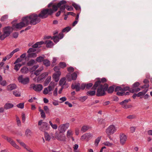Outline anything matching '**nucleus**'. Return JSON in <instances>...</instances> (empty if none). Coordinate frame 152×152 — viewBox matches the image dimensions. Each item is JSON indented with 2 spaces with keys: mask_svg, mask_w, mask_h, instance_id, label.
<instances>
[{
  "mask_svg": "<svg viewBox=\"0 0 152 152\" xmlns=\"http://www.w3.org/2000/svg\"><path fill=\"white\" fill-rule=\"evenodd\" d=\"M66 1L65 0L61 1L57 5L53 4V3H50L48 5V9H43L41 10L38 15L39 18L44 19L47 18L49 15H52L54 12L57 11L58 8L61 6V10L62 11L66 8L65 4Z\"/></svg>",
  "mask_w": 152,
  "mask_h": 152,
  "instance_id": "obj_1",
  "label": "nucleus"
},
{
  "mask_svg": "<svg viewBox=\"0 0 152 152\" xmlns=\"http://www.w3.org/2000/svg\"><path fill=\"white\" fill-rule=\"evenodd\" d=\"M108 87V85L107 84L105 83L102 85L100 84V81H97L95 83L92 88L95 90L97 87H98L96 92V96H100L105 94V91L107 90Z\"/></svg>",
  "mask_w": 152,
  "mask_h": 152,
  "instance_id": "obj_2",
  "label": "nucleus"
},
{
  "mask_svg": "<svg viewBox=\"0 0 152 152\" xmlns=\"http://www.w3.org/2000/svg\"><path fill=\"white\" fill-rule=\"evenodd\" d=\"M40 20L38 15L35 14H31L24 17V19L23 20L28 25L29 24L35 25L39 22Z\"/></svg>",
  "mask_w": 152,
  "mask_h": 152,
  "instance_id": "obj_3",
  "label": "nucleus"
},
{
  "mask_svg": "<svg viewBox=\"0 0 152 152\" xmlns=\"http://www.w3.org/2000/svg\"><path fill=\"white\" fill-rule=\"evenodd\" d=\"M38 125L39 129L44 132L48 130L50 128V126L46 122H43L42 120L38 121Z\"/></svg>",
  "mask_w": 152,
  "mask_h": 152,
  "instance_id": "obj_4",
  "label": "nucleus"
},
{
  "mask_svg": "<svg viewBox=\"0 0 152 152\" xmlns=\"http://www.w3.org/2000/svg\"><path fill=\"white\" fill-rule=\"evenodd\" d=\"M11 28L10 26L4 28L3 30L4 33L2 34L0 31V39L3 40L6 37L8 36L11 32Z\"/></svg>",
  "mask_w": 152,
  "mask_h": 152,
  "instance_id": "obj_5",
  "label": "nucleus"
},
{
  "mask_svg": "<svg viewBox=\"0 0 152 152\" xmlns=\"http://www.w3.org/2000/svg\"><path fill=\"white\" fill-rule=\"evenodd\" d=\"M56 84L54 82H51L48 87L45 88L43 91V93L45 95L47 94L52 91L55 86Z\"/></svg>",
  "mask_w": 152,
  "mask_h": 152,
  "instance_id": "obj_6",
  "label": "nucleus"
},
{
  "mask_svg": "<svg viewBox=\"0 0 152 152\" xmlns=\"http://www.w3.org/2000/svg\"><path fill=\"white\" fill-rule=\"evenodd\" d=\"M117 129L113 125L109 126L106 129L105 132L108 136L113 134L116 131Z\"/></svg>",
  "mask_w": 152,
  "mask_h": 152,
  "instance_id": "obj_7",
  "label": "nucleus"
},
{
  "mask_svg": "<svg viewBox=\"0 0 152 152\" xmlns=\"http://www.w3.org/2000/svg\"><path fill=\"white\" fill-rule=\"evenodd\" d=\"M140 85L139 83L136 82L133 84L132 86V88L130 89V92L132 93L137 92L140 91L141 89L140 88H137Z\"/></svg>",
  "mask_w": 152,
  "mask_h": 152,
  "instance_id": "obj_8",
  "label": "nucleus"
},
{
  "mask_svg": "<svg viewBox=\"0 0 152 152\" xmlns=\"http://www.w3.org/2000/svg\"><path fill=\"white\" fill-rule=\"evenodd\" d=\"M69 126V123H66L60 125L58 127V130L60 133H63L68 128Z\"/></svg>",
  "mask_w": 152,
  "mask_h": 152,
  "instance_id": "obj_9",
  "label": "nucleus"
},
{
  "mask_svg": "<svg viewBox=\"0 0 152 152\" xmlns=\"http://www.w3.org/2000/svg\"><path fill=\"white\" fill-rule=\"evenodd\" d=\"M61 133L56 132L55 134V138L57 140L60 141H65L66 140V137L63 134H61Z\"/></svg>",
  "mask_w": 152,
  "mask_h": 152,
  "instance_id": "obj_10",
  "label": "nucleus"
},
{
  "mask_svg": "<svg viewBox=\"0 0 152 152\" xmlns=\"http://www.w3.org/2000/svg\"><path fill=\"white\" fill-rule=\"evenodd\" d=\"M24 19V17H23L22 19V21L17 23L15 25H13V28L15 27L16 28L21 29L23 27L27 26L28 25L27 24H26V23L23 21Z\"/></svg>",
  "mask_w": 152,
  "mask_h": 152,
  "instance_id": "obj_11",
  "label": "nucleus"
},
{
  "mask_svg": "<svg viewBox=\"0 0 152 152\" xmlns=\"http://www.w3.org/2000/svg\"><path fill=\"white\" fill-rule=\"evenodd\" d=\"M19 82L23 84H26L28 83L29 79L28 77H23V76L21 75L18 78Z\"/></svg>",
  "mask_w": 152,
  "mask_h": 152,
  "instance_id": "obj_12",
  "label": "nucleus"
},
{
  "mask_svg": "<svg viewBox=\"0 0 152 152\" xmlns=\"http://www.w3.org/2000/svg\"><path fill=\"white\" fill-rule=\"evenodd\" d=\"M31 86L33 89L36 91H40L43 88L42 86L40 84L35 85L33 84L31 85Z\"/></svg>",
  "mask_w": 152,
  "mask_h": 152,
  "instance_id": "obj_13",
  "label": "nucleus"
},
{
  "mask_svg": "<svg viewBox=\"0 0 152 152\" xmlns=\"http://www.w3.org/2000/svg\"><path fill=\"white\" fill-rule=\"evenodd\" d=\"M92 137V135L90 133H86L83 135L80 138L82 140L88 141Z\"/></svg>",
  "mask_w": 152,
  "mask_h": 152,
  "instance_id": "obj_14",
  "label": "nucleus"
},
{
  "mask_svg": "<svg viewBox=\"0 0 152 152\" xmlns=\"http://www.w3.org/2000/svg\"><path fill=\"white\" fill-rule=\"evenodd\" d=\"M127 140V137L124 134L121 133L120 134V142L122 145L125 144Z\"/></svg>",
  "mask_w": 152,
  "mask_h": 152,
  "instance_id": "obj_15",
  "label": "nucleus"
},
{
  "mask_svg": "<svg viewBox=\"0 0 152 152\" xmlns=\"http://www.w3.org/2000/svg\"><path fill=\"white\" fill-rule=\"evenodd\" d=\"M66 78L69 81H71L72 80H75L76 79V73L74 72L72 74L69 73L66 76Z\"/></svg>",
  "mask_w": 152,
  "mask_h": 152,
  "instance_id": "obj_16",
  "label": "nucleus"
},
{
  "mask_svg": "<svg viewBox=\"0 0 152 152\" xmlns=\"http://www.w3.org/2000/svg\"><path fill=\"white\" fill-rule=\"evenodd\" d=\"M8 142H9L12 146L18 150H20L21 149L20 147L16 144L15 141H14L11 138Z\"/></svg>",
  "mask_w": 152,
  "mask_h": 152,
  "instance_id": "obj_17",
  "label": "nucleus"
},
{
  "mask_svg": "<svg viewBox=\"0 0 152 152\" xmlns=\"http://www.w3.org/2000/svg\"><path fill=\"white\" fill-rule=\"evenodd\" d=\"M8 142H9L12 146L18 150H20L21 149L20 147L16 144L15 141H14L11 138Z\"/></svg>",
  "mask_w": 152,
  "mask_h": 152,
  "instance_id": "obj_18",
  "label": "nucleus"
},
{
  "mask_svg": "<svg viewBox=\"0 0 152 152\" xmlns=\"http://www.w3.org/2000/svg\"><path fill=\"white\" fill-rule=\"evenodd\" d=\"M64 37V34L62 33L59 34L58 36H55L53 37V40L55 43L58 42L60 39H62Z\"/></svg>",
  "mask_w": 152,
  "mask_h": 152,
  "instance_id": "obj_19",
  "label": "nucleus"
},
{
  "mask_svg": "<svg viewBox=\"0 0 152 152\" xmlns=\"http://www.w3.org/2000/svg\"><path fill=\"white\" fill-rule=\"evenodd\" d=\"M61 74V72H55L53 75V77L55 81L57 82L59 79V77Z\"/></svg>",
  "mask_w": 152,
  "mask_h": 152,
  "instance_id": "obj_20",
  "label": "nucleus"
},
{
  "mask_svg": "<svg viewBox=\"0 0 152 152\" xmlns=\"http://www.w3.org/2000/svg\"><path fill=\"white\" fill-rule=\"evenodd\" d=\"M48 72H45L39 76L37 79V82H39L40 80L45 78L48 75Z\"/></svg>",
  "mask_w": 152,
  "mask_h": 152,
  "instance_id": "obj_21",
  "label": "nucleus"
},
{
  "mask_svg": "<svg viewBox=\"0 0 152 152\" xmlns=\"http://www.w3.org/2000/svg\"><path fill=\"white\" fill-rule=\"evenodd\" d=\"M44 43L46 45V47L48 48H51L54 45L53 42L49 40L45 41V42H44Z\"/></svg>",
  "mask_w": 152,
  "mask_h": 152,
  "instance_id": "obj_22",
  "label": "nucleus"
},
{
  "mask_svg": "<svg viewBox=\"0 0 152 152\" xmlns=\"http://www.w3.org/2000/svg\"><path fill=\"white\" fill-rule=\"evenodd\" d=\"M17 87L16 85L15 84H11L7 86V89L8 91H11L15 89Z\"/></svg>",
  "mask_w": 152,
  "mask_h": 152,
  "instance_id": "obj_23",
  "label": "nucleus"
},
{
  "mask_svg": "<svg viewBox=\"0 0 152 152\" xmlns=\"http://www.w3.org/2000/svg\"><path fill=\"white\" fill-rule=\"evenodd\" d=\"M44 44V42L43 41H40L36 43L32 46V47L35 48H40V45Z\"/></svg>",
  "mask_w": 152,
  "mask_h": 152,
  "instance_id": "obj_24",
  "label": "nucleus"
},
{
  "mask_svg": "<svg viewBox=\"0 0 152 152\" xmlns=\"http://www.w3.org/2000/svg\"><path fill=\"white\" fill-rule=\"evenodd\" d=\"M86 86V85L83 84L81 85L80 88V84L79 83L77 84V91H78L80 89L83 90Z\"/></svg>",
  "mask_w": 152,
  "mask_h": 152,
  "instance_id": "obj_25",
  "label": "nucleus"
},
{
  "mask_svg": "<svg viewBox=\"0 0 152 152\" xmlns=\"http://www.w3.org/2000/svg\"><path fill=\"white\" fill-rule=\"evenodd\" d=\"M25 134L27 137H30L32 135V132L29 129H27L25 131Z\"/></svg>",
  "mask_w": 152,
  "mask_h": 152,
  "instance_id": "obj_26",
  "label": "nucleus"
},
{
  "mask_svg": "<svg viewBox=\"0 0 152 152\" xmlns=\"http://www.w3.org/2000/svg\"><path fill=\"white\" fill-rule=\"evenodd\" d=\"M14 106L13 104L10 103H7L4 105V108L6 110L11 108Z\"/></svg>",
  "mask_w": 152,
  "mask_h": 152,
  "instance_id": "obj_27",
  "label": "nucleus"
},
{
  "mask_svg": "<svg viewBox=\"0 0 152 152\" xmlns=\"http://www.w3.org/2000/svg\"><path fill=\"white\" fill-rule=\"evenodd\" d=\"M43 69V66L40 67L39 69L36 70L34 73V74L36 76L39 75L40 73L41 72Z\"/></svg>",
  "mask_w": 152,
  "mask_h": 152,
  "instance_id": "obj_28",
  "label": "nucleus"
},
{
  "mask_svg": "<svg viewBox=\"0 0 152 152\" xmlns=\"http://www.w3.org/2000/svg\"><path fill=\"white\" fill-rule=\"evenodd\" d=\"M148 91L147 89H144L142 91L140 92L137 93L138 97L144 96Z\"/></svg>",
  "mask_w": 152,
  "mask_h": 152,
  "instance_id": "obj_29",
  "label": "nucleus"
},
{
  "mask_svg": "<svg viewBox=\"0 0 152 152\" xmlns=\"http://www.w3.org/2000/svg\"><path fill=\"white\" fill-rule=\"evenodd\" d=\"M20 71L22 73L26 74L28 72V69L27 67L24 66L21 69Z\"/></svg>",
  "mask_w": 152,
  "mask_h": 152,
  "instance_id": "obj_30",
  "label": "nucleus"
},
{
  "mask_svg": "<svg viewBox=\"0 0 152 152\" xmlns=\"http://www.w3.org/2000/svg\"><path fill=\"white\" fill-rule=\"evenodd\" d=\"M66 79L65 77H63L61 78L59 82V84L60 86H64L66 83Z\"/></svg>",
  "mask_w": 152,
  "mask_h": 152,
  "instance_id": "obj_31",
  "label": "nucleus"
},
{
  "mask_svg": "<svg viewBox=\"0 0 152 152\" xmlns=\"http://www.w3.org/2000/svg\"><path fill=\"white\" fill-rule=\"evenodd\" d=\"M90 127L89 126H83L82 127L81 130V131L83 132H86L88 129H90Z\"/></svg>",
  "mask_w": 152,
  "mask_h": 152,
  "instance_id": "obj_32",
  "label": "nucleus"
},
{
  "mask_svg": "<svg viewBox=\"0 0 152 152\" xmlns=\"http://www.w3.org/2000/svg\"><path fill=\"white\" fill-rule=\"evenodd\" d=\"M44 64L46 66H49L50 65V61L48 59H44L43 61Z\"/></svg>",
  "mask_w": 152,
  "mask_h": 152,
  "instance_id": "obj_33",
  "label": "nucleus"
},
{
  "mask_svg": "<svg viewBox=\"0 0 152 152\" xmlns=\"http://www.w3.org/2000/svg\"><path fill=\"white\" fill-rule=\"evenodd\" d=\"M96 94L95 90L90 91H88L86 93V94L89 96H92Z\"/></svg>",
  "mask_w": 152,
  "mask_h": 152,
  "instance_id": "obj_34",
  "label": "nucleus"
},
{
  "mask_svg": "<svg viewBox=\"0 0 152 152\" xmlns=\"http://www.w3.org/2000/svg\"><path fill=\"white\" fill-rule=\"evenodd\" d=\"M35 61L34 59H31L27 63V65L28 66H31L33 65V64H36Z\"/></svg>",
  "mask_w": 152,
  "mask_h": 152,
  "instance_id": "obj_35",
  "label": "nucleus"
},
{
  "mask_svg": "<svg viewBox=\"0 0 152 152\" xmlns=\"http://www.w3.org/2000/svg\"><path fill=\"white\" fill-rule=\"evenodd\" d=\"M51 77L50 76L48 77L46 79L44 82V85L46 86L49 84L51 80Z\"/></svg>",
  "mask_w": 152,
  "mask_h": 152,
  "instance_id": "obj_36",
  "label": "nucleus"
},
{
  "mask_svg": "<svg viewBox=\"0 0 152 152\" xmlns=\"http://www.w3.org/2000/svg\"><path fill=\"white\" fill-rule=\"evenodd\" d=\"M114 87L112 86L108 88L107 90L108 93H112L114 91Z\"/></svg>",
  "mask_w": 152,
  "mask_h": 152,
  "instance_id": "obj_37",
  "label": "nucleus"
},
{
  "mask_svg": "<svg viewBox=\"0 0 152 152\" xmlns=\"http://www.w3.org/2000/svg\"><path fill=\"white\" fill-rule=\"evenodd\" d=\"M45 137L46 141H49L51 139L50 135L48 133L46 132H45Z\"/></svg>",
  "mask_w": 152,
  "mask_h": 152,
  "instance_id": "obj_38",
  "label": "nucleus"
},
{
  "mask_svg": "<svg viewBox=\"0 0 152 152\" xmlns=\"http://www.w3.org/2000/svg\"><path fill=\"white\" fill-rule=\"evenodd\" d=\"M28 53V56L29 58H34L37 56L36 53Z\"/></svg>",
  "mask_w": 152,
  "mask_h": 152,
  "instance_id": "obj_39",
  "label": "nucleus"
},
{
  "mask_svg": "<svg viewBox=\"0 0 152 152\" xmlns=\"http://www.w3.org/2000/svg\"><path fill=\"white\" fill-rule=\"evenodd\" d=\"M102 137L101 136L99 137L96 138L95 140L94 143L96 146H97L98 144L101 140Z\"/></svg>",
  "mask_w": 152,
  "mask_h": 152,
  "instance_id": "obj_40",
  "label": "nucleus"
},
{
  "mask_svg": "<svg viewBox=\"0 0 152 152\" xmlns=\"http://www.w3.org/2000/svg\"><path fill=\"white\" fill-rule=\"evenodd\" d=\"M103 144L105 145L110 147H112L113 145V143H110L108 141L104 142Z\"/></svg>",
  "mask_w": 152,
  "mask_h": 152,
  "instance_id": "obj_41",
  "label": "nucleus"
},
{
  "mask_svg": "<svg viewBox=\"0 0 152 152\" xmlns=\"http://www.w3.org/2000/svg\"><path fill=\"white\" fill-rule=\"evenodd\" d=\"M0 84L3 86H5L7 85V81L5 80H2V77L1 80H0Z\"/></svg>",
  "mask_w": 152,
  "mask_h": 152,
  "instance_id": "obj_42",
  "label": "nucleus"
},
{
  "mask_svg": "<svg viewBox=\"0 0 152 152\" xmlns=\"http://www.w3.org/2000/svg\"><path fill=\"white\" fill-rule=\"evenodd\" d=\"M22 65L20 64H16L14 67V69L16 70V71H17L19 70V69L22 66Z\"/></svg>",
  "mask_w": 152,
  "mask_h": 152,
  "instance_id": "obj_43",
  "label": "nucleus"
},
{
  "mask_svg": "<svg viewBox=\"0 0 152 152\" xmlns=\"http://www.w3.org/2000/svg\"><path fill=\"white\" fill-rule=\"evenodd\" d=\"M44 60V58L40 56L38 57H37L36 59V61L38 62H40L42 61H43Z\"/></svg>",
  "mask_w": 152,
  "mask_h": 152,
  "instance_id": "obj_44",
  "label": "nucleus"
},
{
  "mask_svg": "<svg viewBox=\"0 0 152 152\" xmlns=\"http://www.w3.org/2000/svg\"><path fill=\"white\" fill-rule=\"evenodd\" d=\"M72 135V131L71 130H68L67 132L66 136L68 138L71 137Z\"/></svg>",
  "mask_w": 152,
  "mask_h": 152,
  "instance_id": "obj_45",
  "label": "nucleus"
},
{
  "mask_svg": "<svg viewBox=\"0 0 152 152\" xmlns=\"http://www.w3.org/2000/svg\"><path fill=\"white\" fill-rule=\"evenodd\" d=\"M71 29V28L69 26H67L64 28L62 30V32H67Z\"/></svg>",
  "mask_w": 152,
  "mask_h": 152,
  "instance_id": "obj_46",
  "label": "nucleus"
},
{
  "mask_svg": "<svg viewBox=\"0 0 152 152\" xmlns=\"http://www.w3.org/2000/svg\"><path fill=\"white\" fill-rule=\"evenodd\" d=\"M59 66L61 68H64L66 67V65L65 62H61L59 64Z\"/></svg>",
  "mask_w": 152,
  "mask_h": 152,
  "instance_id": "obj_47",
  "label": "nucleus"
},
{
  "mask_svg": "<svg viewBox=\"0 0 152 152\" xmlns=\"http://www.w3.org/2000/svg\"><path fill=\"white\" fill-rule=\"evenodd\" d=\"M16 121L17 122V124L19 126H20L21 125V122L19 118L17 116H16Z\"/></svg>",
  "mask_w": 152,
  "mask_h": 152,
  "instance_id": "obj_48",
  "label": "nucleus"
},
{
  "mask_svg": "<svg viewBox=\"0 0 152 152\" xmlns=\"http://www.w3.org/2000/svg\"><path fill=\"white\" fill-rule=\"evenodd\" d=\"M122 105V107L124 108L127 109L131 107V105H127L126 104H120Z\"/></svg>",
  "mask_w": 152,
  "mask_h": 152,
  "instance_id": "obj_49",
  "label": "nucleus"
},
{
  "mask_svg": "<svg viewBox=\"0 0 152 152\" xmlns=\"http://www.w3.org/2000/svg\"><path fill=\"white\" fill-rule=\"evenodd\" d=\"M20 50V49L19 48H16L10 54V56L12 57V55L14 54L15 53H16Z\"/></svg>",
  "mask_w": 152,
  "mask_h": 152,
  "instance_id": "obj_50",
  "label": "nucleus"
},
{
  "mask_svg": "<svg viewBox=\"0 0 152 152\" xmlns=\"http://www.w3.org/2000/svg\"><path fill=\"white\" fill-rule=\"evenodd\" d=\"M13 94L16 96H20V93L17 91H15L13 92Z\"/></svg>",
  "mask_w": 152,
  "mask_h": 152,
  "instance_id": "obj_51",
  "label": "nucleus"
},
{
  "mask_svg": "<svg viewBox=\"0 0 152 152\" xmlns=\"http://www.w3.org/2000/svg\"><path fill=\"white\" fill-rule=\"evenodd\" d=\"M17 107L19 108L23 109L24 107V103H20L17 105Z\"/></svg>",
  "mask_w": 152,
  "mask_h": 152,
  "instance_id": "obj_52",
  "label": "nucleus"
},
{
  "mask_svg": "<svg viewBox=\"0 0 152 152\" xmlns=\"http://www.w3.org/2000/svg\"><path fill=\"white\" fill-rule=\"evenodd\" d=\"M36 51V50L35 48H30L28 49V50L27 51V52L28 53H31L34 52Z\"/></svg>",
  "mask_w": 152,
  "mask_h": 152,
  "instance_id": "obj_53",
  "label": "nucleus"
},
{
  "mask_svg": "<svg viewBox=\"0 0 152 152\" xmlns=\"http://www.w3.org/2000/svg\"><path fill=\"white\" fill-rule=\"evenodd\" d=\"M44 110L45 111L46 113L49 114L50 110L47 106H45L44 107Z\"/></svg>",
  "mask_w": 152,
  "mask_h": 152,
  "instance_id": "obj_54",
  "label": "nucleus"
},
{
  "mask_svg": "<svg viewBox=\"0 0 152 152\" xmlns=\"http://www.w3.org/2000/svg\"><path fill=\"white\" fill-rule=\"evenodd\" d=\"M87 98V96H85L80 97L79 98V100L82 102H83L85 101Z\"/></svg>",
  "mask_w": 152,
  "mask_h": 152,
  "instance_id": "obj_55",
  "label": "nucleus"
},
{
  "mask_svg": "<svg viewBox=\"0 0 152 152\" xmlns=\"http://www.w3.org/2000/svg\"><path fill=\"white\" fill-rule=\"evenodd\" d=\"M149 84H145L143 86H141V88H144V89H147L148 90V88L149 87Z\"/></svg>",
  "mask_w": 152,
  "mask_h": 152,
  "instance_id": "obj_56",
  "label": "nucleus"
},
{
  "mask_svg": "<svg viewBox=\"0 0 152 152\" xmlns=\"http://www.w3.org/2000/svg\"><path fill=\"white\" fill-rule=\"evenodd\" d=\"M39 67V66L38 65H34L33 67H32L30 69V71H34L36 70Z\"/></svg>",
  "mask_w": 152,
  "mask_h": 152,
  "instance_id": "obj_57",
  "label": "nucleus"
},
{
  "mask_svg": "<svg viewBox=\"0 0 152 152\" xmlns=\"http://www.w3.org/2000/svg\"><path fill=\"white\" fill-rule=\"evenodd\" d=\"M8 18V16L7 15H5L3 16L1 19V20L2 21H3L7 19Z\"/></svg>",
  "mask_w": 152,
  "mask_h": 152,
  "instance_id": "obj_58",
  "label": "nucleus"
},
{
  "mask_svg": "<svg viewBox=\"0 0 152 152\" xmlns=\"http://www.w3.org/2000/svg\"><path fill=\"white\" fill-rule=\"evenodd\" d=\"M57 60V58L56 57H53L52 60V65L53 66H54L56 64V62Z\"/></svg>",
  "mask_w": 152,
  "mask_h": 152,
  "instance_id": "obj_59",
  "label": "nucleus"
},
{
  "mask_svg": "<svg viewBox=\"0 0 152 152\" xmlns=\"http://www.w3.org/2000/svg\"><path fill=\"white\" fill-rule=\"evenodd\" d=\"M75 91H73L71 92V99L73 100L75 99Z\"/></svg>",
  "mask_w": 152,
  "mask_h": 152,
  "instance_id": "obj_60",
  "label": "nucleus"
},
{
  "mask_svg": "<svg viewBox=\"0 0 152 152\" xmlns=\"http://www.w3.org/2000/svg\"><path fill=\"white\" fill-rule=\"evenodd\" d=\"M12 57L11 56H10V54L7 55L6 56L3 58V61H5L9 59V58H11Z\"/></svg>",
  "mask_w": 152,
  "mask_h": 152,
  "instance_id": "obj_61",
  "label": "nucleus"
},
{
  "mask_svg": "<svg viewBox=\"0 0 152 152\" xmlns=\"http://www.w3.org/2000/svg\"><path fill=\"white\" fill-rule=\"evenodd\" d=\"M53 69L54 71L55 72H61L59 71V68L58 66H55L54 67Z\"/></svg>",
  "mask_w": 152,
  "mask_h": 152,
  "instance_id": "obj_62",
  "label": "nucleus"
},
{
  "mask_svg": "<svg viewBox=\"0 0 152 152\" xmlns=\"http://www.w3.org/2000/svg\"><path fill=\"white\" fill-rule=\"evenodd\" d=\"M20 145L22 146L26 150V149L28 148V146H27L24 142H21L20 143Z\"/></svg>",
  "mask_w": 152,
  "mask_h": 152,
  "instance_id": "obj_63",
  "label": "nucleus"
},
{
  "mask_svg": "<svg viewBox=\"0 0 152 152\" xmlns=\"http://www.w3.org/2000/svg\"><path fill=\"white\" fill-rule=\"evenodd\" d=\"M136 127L135 126H132L130 127V131L132 133L134 132L135 130Z\"/></svg>",
  "mask_w": 152,
  "mask_h": 152,
  "instance_id": "obj_64",
  "label": "nucleus"
}]
</instances>
